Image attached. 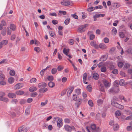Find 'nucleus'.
<instances>
[{"instance_id": "obj_57", "label": "nucleus", "mask_w": 132, "mask_h": 132, "mask_svg": "<svg viewBox=\"0 0 132 132\" xmlns=\"http://www.w3.org/2000/svg\"><path fill=\"white\" fill-rule=\"evenodd\" d=\"M63 69V67L62 66L59 65L57 68V69L59 71H60L62 70Z\"/></svg>"}, {"instance_id": "obj_28", "label": "nucleus", "mask_w": 132, "mask_h": 132, "mask_svg": "<svg viewBox=\"0 0 132 132\" xmlns=\"http://www.w3.org/2000/svg\"><path fill=\"white\" fill-rule=\"evenodd\" d=\"M8 81L9 83L12 84L13 82L14 79L13 77H10L8 79Z\"/></svg>"}, {"instance_id": "obj_25", "label": "nucleus", "mask_w": 132, "mask_h": 132, "mask_svg": "<svg viewBox=\"0 0 132 132\" xmlns=\"http://www.w3.org/2000/svg\"><path fill=\"white\" fill-rule=\"evenodd\" d=\"M119 128V126L117 124H115L113 125V129L115 131L117 130Z\"/></svg>"}, {"instance_id": "obj_62", "label": "nucleus", "mask_w": 132, "mask_h": 132, "mask_svg": "<svg viewBox=\"0 0 132 132\" xmlns=\"http://www.w3.org/2000/svg\"><path fill=\"white\" fill-rule=\"evenodd\" d=\"M72 99L74 101L76 100H77V97L76 94H74L73 95Z\"/></svg>"}, {"instance_id": "obj_55", "label": "nucleus", "mask_w": 132, "mask_h": 132, "mask_svg": "<svg viewBox=\"0 0 132 132\" xmlns=\"http://www.w3.org/2000/svg\"><path fill=\"white\" fill-rule=\"evenodd\" d=\"M100 17V15L99 14H96L94 16H93V18L94 19V21H96L95 19L97 18Z\"/></svg>"}, {"instance_id": "obj_61", "label": "nucleus", "mask_w": 132, "mask_h": 132, "mask_svg": "<svg viewBox=\"0 0 132 132\" xmlns=\"http://www.w3.org/2000/svg\"><path fill=\"white\" fill-rule=\"evenodd\" d=\"M16 37V36L14 34L12 35H11V39L12 40H14Z\"/></svg>"}, {"instance_id": "obj_2", "label": "nucleus", "mask_w": 132, "mask_h": 132, "mask_svg": "<svg viewBox=\"0 0 132 132\" xmlns=\"http://www.w3.org/2000/svg\"><path fill=\"white\" fill-rule=\"evenodd\" d=\"M0 85H4L6 84V80L4 75L2 72L0 71Z\"/></svg>"}, {"instance_id": "obj_54", "label": "nucleus", "mask_w": 132, "mask_h": 132, "mask_svg": "<svg viewBox=\"0 0 132 132\" xmlns=\"http://www.w3.org/2000/svg\"><path fill=\"white\" fill-rule=\"evenodd\" d=\"M1 33L2 35L5 36L6 35V30H3L1 31Z\"/></svg>"}, {"instance_id": "obj_5", "label": "nucleus", "mask_w": 132, "mask_h": 132, "mask_svg": "<svg viewBox=\"0 0 132 132\" xmlns=\"http://www.w3.org/2000/svg\"><path fill=\"white\" fill-rule=\"evenodd\" d=\"M119 91V89L118 87H114L109 90V92L110 93H117Z\"/></svg>"}, {"instance_id": "obj_63", "label": "nucleus", "mask_w": 132, "mask_h": 132, "mask_svg": "<svg viewBox=\"0 0 132 132\" xmlns=\"http://www.w3.org/2000/svg\"><path fill=\"white\" fill-rule=\"evenodd\" d=\"M126 119L128 120H132V116H130L127 117L126 118Z\"/></svg>"}, {"instance_id": "obj_22", "label": "nucleus", "mask_w": 132, "mask_h": 132, "mask_svg": "<svg viewBox=\"0 0 132 132\" xmlns=\"http://www.w3.org/2000/svg\"><path fill=\"white\" fill-rule=\"evenodd\" d=\"M103 100L101 99L98 100L97 101V105L98 106L101 105L103 103Z\"/></svg>"}, {"instance_id": "obj_59", "label": "nucleus", "mask_w": 132, "mask_h": 132, "mask_svg": "<svg viewBox=\"0 0 132 132\" xmlns=\"http://www.w3.org/2000/svg\"><path fill=\"white\" fill-rule=\"evenodd\" d=\"M46 70V69H44L42 70L40 72V74L41 76L42 77L43 76L44 73V72Z\"/></svg>"}, {"instance_id": "obj_13", "label": "nucleus", "mask_w": 132, "mask_h": 132, "mask_svg": "<svg viewBox=\"0 0 132 132\" xmlns=\"http://www.w3.org/2000/svg\"><path fill=\"white\" fill-rule=\"evenodd\" d=\"M64 128L65 130L68 131L70 132L71 131V128L70 126L67 125L64 126Z\"/></svg>"}, {"instance_id": "obj_34", "label": "nucleus", "mask_w": 132, "mask_h": 132, "mask_svg": "<svg viewBox=\"0 0 132 132\" xmlns=\"http://www.w3.org/2000/svg\"><path fill=\"white\" fill-rule=\"evenodd\" d=\"M113 6L114 8H117L120 7V5L118 3H114L113 4Z\"/></svg>"}, {"instance_id": "obj_51", "label": "nucleus", "mask_w": 132, "mask_h": 132, "mask_svg": "<svg viewBox=\"0 0 132 132\" xmlns=\"http://www.w3.org/2000/svg\"><path fill=\"white\" fill-rule=\"evenodd\" d=\"M24 128V126H21L18 128V131L19 132H21Z\"/></svg>"}, {"instance_id": "obj_6", "label": "nucleus", "mask_w": 132, "mask_h": 132, "mask_svg": "<svg viewBox=\"0 0 132 132\" xmlns=\"http://www.w3.org/2000/svg\"><path fill=\"white\" fill-rule=\"evenodd\" d=\"M100 48L102 50H105L107 48V47L106 45L103 43H100L98 45V49Z\"/></svg>"}, {"instance_id": "obj_8", "label": "nucleus", "mask_w": 132, "mask_h": 132, "mask_svg": "<svg viewBox=\"0 0 132 132\" xmlns=\"http://www.w3.org/2000/svg\"><path fill=\"white\" fill-rule=\"evenodd\" d=\"M23 86V85L21 83H18L14 87V89H19L22 87Z\"/></svg>"}, {"instance_id": "obj_15", "label": "nucleus", "mask_w": 132, "mask_h": 132, "mask_svg": "<svg viewBox=\"0 0 132 132\" xmlns=\"http://www.w3.org/2000/svg\"><path fill=\"white\" fill-rule=\"evenodd\" d=\"M103 82L104 85L106 87H109L110 86V84L105 80H104L103 81Z\"/></svg>"}, {"instance_id": "obj_47", "label": "nucleus", "mask_w": 132, "mask_h": 132, "mask_svg": "<svg viewBox=\"0 0 132 132\" xmlns=\"http://www.w3.org/2000/svg\"><path fill=\"white\" fill-rule=\"evenodd\" d=\"M36 81V79L35 78H33L30 80V82L31 83H34Z\"/></svg>"}, {"instance_id": "obj_32", "label": "nucleus", "mask_w": 132, "mask_h": 132, "mask_svg": "<svg viewBox=\"0 0 132 132\" xmlns=\"http://www.w3.org/2000/svg\"><path fill=\"white\" fill-rule=\"evenodd\" d=\"M93 78L96 80H97L98 79V75L97 73H94L93 74Z\"/></svg>"}, {"instance_id": "obj_14", "label": "nucleus", "mask_w": 132, "mask_h": 132, "mask_svg": "<svg viewBox=\"0 0 132 132\" xmlns=\"http://www.w3.org/2000/svg\"><path fill=\"white\" fill-rule=\"evenodd\" d=\"M82 96L84 98V99L83 100L84 102L87 101L88 100L86 98L87 97V95L86 93L85 92H83L82 93Z\"/></svg>"}, {"instance_id": "obj_48", "label": "nucleus", "mask_w": 132, "mask_h": 132, "mask_svg": "<svg viewBox=\"0 0 132 132\" xmlns=\"http://www.w3.org/2000/svg\"><path fill=\"white\" fill-rule=\"evenodd\" d=\"M57 72V69L55 68H53L51 70V72L53 74H54Z\"/></svg>"}, {"instance_id": "obj_23", "label": "nucleus", "mask_w": 132, "mask_h": 132, "mask_svg": "<svg viewBox=\"0 0 132 132\" xmlns=\"http://www.w3.org/2000/svg\"><path fill=\"white\" fill-rule=\"evenodd\" d=\"M119 83V85L121 86H123L125 84V82L123 79H121Z\"/></svg>"}, {"instance_id": "obj_12", "label": "nucleus", "mask_w": 132, "mask_h": 132, "mask_svg": "<svg viewBox=\"0 0 132 132\" xmlns=\"http://www.w3.org/2000/svg\"><path fill=\"white\" fill-rule=\"evenodd\" d=\"M8 96L10 98H14L16 97L15 94L12 93H9Z\"/></svg>"}, {"instance_id": "obj_46", "label": "nucleus", "mask_w": 132, "mask_h": 132, "mask_svg": "<svg viewBox=\"0 0 132 132\" xmlns=\"http://www.w3.org/2000/svg\"><path fill=\"white\" fill-rule=\"evenodd\" d=\"M95 8L93 7H89L87 9V10L89 12H92L94 10Z\"/></svg>"}, {"instance_id": "obj_31", "label": "nucleus", "mask_w": 132, "mask_h": 132, "mask_svg": "<svg viewBox=\"0 0 132 132\" xmlns=\"http://www.w3.org/2000/svg\"><path fill=\"white\" fill-rule=\"evenodd\" d=\"M87 90L89 92H91L92 90V87L90 85H89L87 86L86 87Z\"/></svg>"}, {"instance_id": "obj_56", "label": "nucleus", "mask_w": 132, "mask_h": 132, "mask_svg": "<svg viewBox=\"0 0 132 132\" xmlns=\"http://www.w3.org/2000/svg\"><path fill=\"white\" fill-rule=\"evenodd\" d=\"M104 41L105 43H107L109 42V39L108 38L105 37L104 39Z\"/></svg>"}, {"instance_id": "obj_20", "label": "nucleus", "mask_w": 132, "mask_h": 132, "mask_svg": "<svg viewBox=\"0 0 132 132\" xmlns=\"http://www.w3.org/2000/svg\"><path fill=\"white\" fill-rule=\"evenodd\" d=\"M24 93V92L21 90H18L15 92L16 94L18 95H21L23 94Z\"/></svg>"}, {"instance_id": "obj_7", "label": "nucleus", "mask_w": 132, "mask_h": 132, "mask_svg": "<svg viewBox=\"0 0 132 132\" xmlns=\"http://www.w3.org/2000/svg\"><path fill=\"white\" fill-rule=\"evenodd\" d=\"M82 101H84L81 98L78 99L75 103L76 105L78 108L79 106L81 104Z\"/></svg>"}, {"instance_id": "obj_9", "label": "nucleus", "mask_w": 132, "mask_h": 132, "mask_svg": "<svg viewBox=\"0 0 132 132\" xmlns=\"http://www.w3.org/2000/svg\"><path fill=\"white\" fill-rule=\"evenodd\" d=\"M63 125V123L61 119L60 118L58 119L57 123V126L58 127H61Z\"/></svg>"}, {"instance_id": "obj_36", "label": "nucleus", "mask_w": 132, "mask_h": 132, "mask_svg": "<svg viewBox=\"0 0 132 132\" xmlns=\"http://www.w3.org/2000/svg\"><path fill=\"white\" fill-rule=\"evenodd\" d=\"M48 101L46 100L45 102H42L41 103L40 106L41 107H43L45 106L47 103Z\"/></svg>"}, {"instance_id": "obj_43", "label": "nucleus", "mask_w": 132, "mask_h": 132, "mask_svg": "<svg viewBox=\"0 0 132 132\" xmlns=\"http://www.w3.org/2000/svg\"><path fill=\"white\" fill-rule=\"evenodd\" d=\"M5 93L3 92H0V100L3 98V96H5Z\"/></svg>"}, {"instance_id": "obj_45", "label": "nucleus", "mask_w": 132, "mask_h": 132, "mask_svg": "<svg viewBox=\"0 0 132 132\" xmlns=\"http://www.w3.org/2000/svg\"><path fill=\"white\" fill-rule=\"evenodd\" d=\"M70 19L69 18H68L66 19L64 21V23L65 25H68L70 22Z\"/></svg>"}, {"instance_id": "obj_50", "label": "nucleus", "mask_w": 132, "mask_h": 132, "mask_svg": "<svg viewBox=\"0 0 132 132\" xmlns=\"http://www.w3.org/2000/svg\"><path fill=\"white\" fill-rule=\"evenodd\" d=\"M130 64L128 63H126L124 65V67L126 68H128L130 67Z\"/></svg>"}, {"instance_id": "obj_49", "label": "nucleus", "mask_w": 132, "mask_h": 132, "mask_svg": "<svg viewBox=\"0 0 132 132\" xmlns=\"http://www.w3.org/2000/svg\"><path fill=\"white\" fill-rule=\"evenodd\" d=\"M0 101H2L5 102H7L9 101V100L6 97H3Z\"/></svg>"}, {"instance_id": "obj_40", "label": "nucleus", "mask_w": 132, "mask_h": 132, "mask_svg": "<svg viewBox=\"0 0 132 132\" xmlns=\"http://www.w3.org/2000/svg\"><path fill=\"white\" fill-rule=\"evenodd\" d=\"M115 114L116 117L119 116L121 115V113L119 111L117 110Z\"/></svg>"}, {"instance_id": "obj_21", "label": "nucleus", "mask_w": 132, "mask_h": 132, "mask_svg": "<svg viewBox=\"0 0 132 132\" xmlns=\"http://www.w3.org/2000/svg\"><path fill=\"white\" fill-rule=\"evenodd\" d=\"M1 42L3 46L6 45L8 43V40L6 39L3 40Z\"/></svg>"}, {"instance_id": "obj_18", "label": "nucleus", "mask_w": 132, "mask_h": 132, "mask_svg": "<svg viewBox=\"0 0 132 132\" xmlns=\"http://www.w3.org/2000/svg\"><path fill=\"white\" fill-rule=\"evenodd\" d=\"M99 88L100 90L103 92H104V89L103 85L102 84H100L99 86Z\"/></svg>"}, {"instance_id": "obj_37", "label": "nucleus", "mask_w": 132, "mask_h": 132, "mask_svg": "<svg viewBox=\"0 0 132 132\" xmlns=\"http://www.w3.org/2000/svg\"><path fill=\"white\" fill-rule=\"evenodd\" d=\"M11 33V29L9 27L7 28V34L8 35H10Z\"/></svg>"}, {"instance_id": "obj_4", "label": "nucleus", "mask_w": 132, "mask_h": 132, "mask_svg": "<svg viewBox=\"0 0 132 132\" xmlns=\"http://www.w3.org/2000/svg\"><path fill=\"white\" fill-rule=\"evenodd\" d=\"M88 24L81 26L78 28L77 31L79 32H84L85 30V28L88 27Z\"/></svg>"}, {"instance_id": "obj_29", "label": "nucleus", "mask_w": 132, "mask_h": 132, "mask_svg": "<svg viewBox=\"0 0 132 132\" xmlns=\"http://www.w3.org/2000/svg\"><path fill=\"white\" fill-rule=\"evenodd\" d=\"M81 90L80 89H77L75 90V92L77 95H79L81 94Z\"/></svg>"}, {"instance_id": "obj_44", "label": "nucleus", "mask_w": 132, "mask_h": 132, "mask_svg": "<svg viewBox=\"0 0 132 132\" xmlns=\"http://www.w3.org/2000/svg\"><path fill=\"white\" fill-rule=\"evenodd\" d=\"M119 35L120 37L121 38H123L125 36V35L123 32H119Z\"/></svg>"}, {"instance_id": "obj_38", "label": "nucleus", "mask_w": 132, "mask_h": 132, "mask_svg": "<svg viewBox=\"0 0 132 132\" xmlns=\"http://www.w3.org/2000/svg\"><path fill=\"white\" fill-rule=\"evenodd\" d=\"M101 72H105L106 71V67L104 66L102 67L101 68Z\"/></svg>"}, {"instance_id": "obj_52", "label": "nucleus", "mask_w": 132, "mask_h": 132, "mask_svg": "<svg viewBox=\"0 0 132 132\" xmlns=\"http://www.w3.org/2000/svg\"><path fill=\"white\" fill-rule=\"evenodd\" d=\"M48 80L49 81H52L53 80V77L52 76H49L47 78Z\"/></svg>"}, {"instance_id": "obj_27", "label": "nucleus", "mask_w": 132, "mask_h": 132, "mask_svg": "<svg viewBox=\"0 0 132 132\" xmlns=\"http://www.w3.org/2000/svg\"><path fill=\"white\" fill-rule=\"evenodd\" d=\"M91 128L93 132H94L96 128V126L95 124H92L91 126Z\"/></svg>"}, {"instance_id": "obj_17", "label": "nucleus", "mask_w": 132, "mask_h": 132, "mask_svg": "<svg viewBox=\"0 0 132 132\" xmlns=\"http://www.w3.org/2000/svg\"><path fill=\"white\" fill-rule=\"evenodd\" d=\"M122 100H124L125 103H127L128 102L130 101L131 100L130 98H128L127 99L125 98L124 96H122Z\"/></svg>"}, {"instance_id": "obj_33", "label": "nucleus", "mask_w": 132, "mask_h": 132, "mask_svg": "<svg viewBox=\"0 0 132 132\" xmlns=\"http://www.w3.org/2000/svg\"><path fill=\"white\" fill-rule=\"evenodd\" d=\"M87 76V74L86 73H84L83 76V81L84 83H85L86 81V78Z\"/></svg>"}, {"instance_id": "obj_64", "label": "nucleus", "mask_w": 132, "mask_h": 132, "mask_svg": "<svg viewBox=\"0 0 132 132\" xmlns=\"http://www.w3.org/2000/svg\"><path fill=\"white\" fill-rule=\"evenodd\" d=\"M94 132H100L101 131V129L99 127H98L97 128H96Z\"/></svg>"}, {"instance_id": "obj_35", "label": "nucleus", "mask_w": 132, "mask_h": 132, "mask_svg": "<svg viewBox=\"0 0 132 132\" xmlns=\"http://www.w3.org/2000/svg\"><path fill=\"white\" fill-rule=\"evenodd\" d=\"M106 57L105 55H103L99 59V61H105L106 60V58H105V57Z\"/></svg>"}, {"instance_id": "obj_24", "label": "nucleus", "mask_w": 132, "mask_h": 132, "mask_svg": "<svg viewBox=\"0 0 132 132\" xmlns=\"http://www.w3.org/2000/svg\"><path fill=\"white\" fill-rule=\"evenodd\" d=\"M37 89V88L34 86L30 87L29 89V90L30 92H33L35 91Z\"/></svg>"}, {"instance_id": "obj_3", "label": "nucleus", "mask_w": 132, "mask_h": 132, "mask_svg": "<svg viewBox=\"0 0 132 132\" xmlns=\"http://www.w3.org/2000/svg\"><path fill=\"white\" fill-rule=\"evenodd\" d=\"M61 4L63 6H66L72 5L73 4V3L71 1L63 0L61 1Z\"/></svg>"}, {"instance_id": "obj_39", "label": "nucleus", "mask_w": 132, "mask_h": 132, "mask_svg": "<svg viewBox=\"0 0 132 132\" xmlns=\"http://www.w3.org/2000/svg\"><path fill=\"white\" fill-rule=\"evenodd\" d=\"M112 32L113 35H115L117 33L116 29L115 28H113L112 31Z\"/></svg>"}, {"instance_id": "obj_11", "label": "nucleus", "mask_w": 132, "mask_h": 132, "mask_svg": "<svg viewBox=\"0 0 132 132\" xmlns=\"http://www.w3.org/2000/svg\"><path fill=\"white\" fill-rule=\"evenodd\" d=\"M90 44L91 46H94L96 49H98V45L96 44L95 41L92 42L90 43Z\"/></svg>"}, {"instance_id": "obj_16", "label": "nucleus", "mask_w": 132, "mask_h": 132, "mask_svg": "<svg viewBox=\"0 0 132 132\" xmlns=\"http://www.w3.org/2000/svg\"><path fill=\"white\" fill-rule=\"evenodd\" d=\"M74 89V88L73 87H71L70 89H69L67 92V95L68 96H69L71 94L72 92Z\"/></svg>"}, {"instance_id": "obj_58", "label": "nucleus", "mask_w": 132, "mask_h": 132, "mask_svg": "<svg viewBox=\"0 0 132 132\" xmlns=\"http://www.w3.org/2000/svg\"><path fill=\"white\" fill-rule=\"evenodd\" d=\"M64 121L65 123H70V120L68 118H66L64 119Z\"/></svg>"}, {"instance_id": "obj_53", "label": "nucleus", "mask_w": 132, "mask_h": 132, "mask_svg": "<svg viewBox=\"0 0 132 132\" xmlns=\"http://www.w3.org/2000/svg\"><path fill=\"white\" fill-rule=\"evenodd\" d=\"M118 67L121 68L122 67L123 65V64L122 62H119L118 63Z\"/></svg>"}, {"instance_id": "obj_42", "label": "nucleus", "mask_w": 132, "mask_h": 132, "mask_svg": "<svg viewBox=\"0 0 132 132\" xmlns=\"http://www.w3.org/2000/svg\"><path fill=\"white\" fill-rule=\"evenodd\" d=\"M88 104L91 107L93 106V103L92 101L91 100H89L88 102Z\"/></svg>"}, {"instance_id": "obj_41", "label": "nucleus", "mask_w": 132, "mask_h": 132, "mask_svg": "<svg viewBox=\"0 0 132 132\" xmlns=\"http://www.w3.org/2000/svg\"><path fill=\"white\" fill-rule=\"evenodd\" d=\"M34 50L38 53L39 52L41 51V50L40 48L38 47H35Z\"/></svg>"}, {"instance_id": "obj_1", "label": "nucleus", "mask_w": 132, "mask_h": 132, "mask_svg": "<svg viewBox=\"0 0 132 132\" xmlns=\"http://www.w3.org/2000/svg\"><path fill=\"white\" fill-rule=\"evenodd\" d=\"M119 101L118 98L114 96L113 97L111 101V104L114 106L119 109L122 110L124 109V106L118 104L116 102Z\"/></svg>"}, {"instance_id": "obj_60", "label": "nucleus", "mask_w": 132, "mask_h": 132, "mask_svg": "<svg viewBox=\"0 0 132 132\" xmlns=\"http://www.w3.org/2000/svg\"><path fill=\"white\" fill-rule=\"evenodd\" d=\"M15 71L13 70H11L10 72V75L12 76H14L15 74Z\"/></svg>"}, {"instance_id": "obj_26", "label": "nucleus", "mask_w": 132, "mask_h": 132, "mask_svg": "<svg viewBox=\"0 0 132 132\" xmlns=\"http://www.w3.org/2000/svg\"><path fill=\"white\" fill-rule=\"evenodd\" d=\"M69 49H67L65 48H64L63 50V53L66 55H67L69 52Z\"/></svg>"}, {"instance_id": "obj_30", "label": "nucleus", "mask_w": 132, "mask_h": 132, "mask_svg": "<svg viewBox=\"0 0 132 132\" xmlns=\"http://www.w3.org/2000/svg\"><path fill=\"white\" fill-rule=\"evenodd\" d=\"M48 85L50 87L53 88L55 86V84L54 82H50L48 83Z\"/></svg>"}, {"instance_id": "obj_10", "label": "nucleus", "mask_w": 132, "mask_h": 132, "mask_svg": "<svg viewBox=\"0 0 132 132\" xmlns=\"http://www.w3.org/2000/svg\"><path fill=\"white\" fill-rule=\"evenodd\" d=\"M46 86L47 84L45 82L40 83L38 84V87L40 88H44Z\"/></svg>"}, {"instance_id": "obj_19", "label": "nucleus", "mask_w": 132, "mask_h": 132, "mask_svg": "<svg viewBox=\"0 0 132 132\" xmlns=\"http://www.w3.org/2000/svg\"><path fill=\"white\" fill-rule=\"evenodd\" d=\"M10 28L13 31L15 30V26L13 24H11L10 25Z\"/></svg>"}]
</instances>
